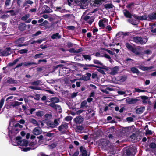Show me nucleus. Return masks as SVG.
I'll return each instance as SVG.
<instances>
[{
	"mask_svg": "<svg viewBox=\"0 0 156 156\" xmlns=\"http://www.w3.org/2000/svg\"><path fill=\"white\" fill-rule=\"evenodd\" d=\"M66 70H67V71H68V69L66 68H63L62 69V70H60V71L61 72L62 71L64 73H63V75L66 74L67 73L66 72H64V71H66Z\"/></svg>",
	"mask_w": 156,
	"mask_h": 156,
	"instance_id": "5fc2aeb1",
	"label": "nucleus"
},
{
	"mask_svg": "<svg viewBox=\"0 0 156 156\" xmlns=\"http://www.w3.org/2000/svg\"><path fill=\"white\" fill-rule=\"evenodd\" d=\"M33 133L35 135H38L41 133V130L39 127L35 128L33 130Z\"/></svg>",
	"mask_w": 156,
	"mask_h": 156,
	"instance_id": "9d476101",
	"label": "nucleus"
},
{
	"mask_svg": "<svg viewBox=\"0 0 156 156\" xmlns=\"http://www.w3.org/2000/svg\"><path fill=\"white\" fill-rule=\"evenodd\" d=\"M150 147L151 148L154 149L156 147V144L155 143H151L150 145Z\"/></svg>",
	"mask_w": 156,
	"mask_h": 156,
	"instance_id": "a18cd8bd",
	"label": "nucleus"
},
{
	"mask_svg": "<svg viewBox=\"0 0 156 156\" xmlns=\"http://www.w3.org/2000/svg\"><path fill=\"white\" fill-rule=\"evenodd\" d=\"M145 107H144L140 108L137 109L136 110V112L137 114H140L142 113L144 110Z\"/></svg>",
	"mask_w": 156,
	"mask_h": 156,
	"instance_id": "b1692460",
	"label": "nucleus"
},
{
	"mask_svg": "<svg viewBox=\"0 0 156 156\" xmlns=\"http://www.w3.org/2000/svg\"><path fill=\"white\" fill-rule=\"evenodd\" d=\"M22 104V102H19L18 101H15L12 104V105L13 107H15L18 106Z\"/></svg>",
	"mask_w": 156,
	"mask_h": 156,
	"instance_id": "c756f323",
	"label": "nucleus"
},
{
	"mask_svg": "<svg viewBox=\"0 0 156 156\" xmlns=\"http://www.w3.org/2000/svg\"><path fill=\"white\" fill-rule=\"evenodd\" d=\"M51 101L54 103H58L59 101V100L58 98L56 97L52 98L51 99Z\"/></svg>",
	"mask_w": 156,
	"mask_h": 156,
	"instance_id": "cd10ccee",
	"label": "nucleus"
},
{
	"mask_svg": "<svg viewBox=\"0 0 156 156\" xmlns=\"http://www.w3.org/2000/svg\"><path fill=\"white\" fill-rule=\"evenodd\" d=\"M131 70L133 73H139V71L138 69L135 67H132L131 68Z\"/></svg>",
	"mask_w": 156,
	"mask_h": 156,
	"instance_id": "7c9ffc66",
	"label": "nucleus"
},
{
	"mask_svg": "<svg viewBox=\"0 0 156 156\" xmlns=\"http://www.w3.org/2000/svg\"><path fill=\"white\" fill-rule=\"evenodd\" d=\"M28 142L26 140H23L19 141V145L23 146H26L28 145Z\"/></svg>",
	"mask_w": 156,
	"mask_h": 156,
	"instance_id": "2eb2a0df",
	"label": "nucleus"
},
{
	"mask_svg": "<svg viewBox=\"0 0 156 156\" xmlns=\"http://www.w3.org/2000/svg\"><path fill=\"white\" fill-rule=\"evenodd\" d=\"M29 88L33 90H41V89L40 87L36 86H30L29 87Z\"/></svg>",
	"mask_w": 156,
	"mask_h": 156,
	"instance_id": "473e14b6",
	"label": "nucleus"
},
{
	"mask_svg": "<svg viewBox=\"0 0 156 156\" xmlns=\"http://www.w3.org/2000/svg\"><path fill=\"white\" fill-rule=\"evenodd\" d=\"M80 150L82 153V156H88L87 151L83 147H80Z\"/></svg>",
	"mask_w": 156,
	"mask_h": 156,
	"instance_id": "f3484780",
	"label": "nucleus"
},
{
	"mask_svg": "<svg viewBox=\"0 0 156 156\" xmlns=\"http://www.w3.org/2000/svg\"><path fill=\"white\" fill-rule=\"evenodd\" d=\"M20 139V136H17V137L16 139H14V140L15 141L14 142V141H12V143L13 145L16 146L17 145H19V141Z\"/></svg>",
	"mask_w": 156,
	"mask_h": 156,
	"instance_id": "dca6fc26",
	"label": "nucleus"
},
{
	"mask_svg": "<svg viewBox=\"0 0 156 156\" xmlns=\"http://www.w3.org/2000/svg\"><path fill=\"white\" fill-rule=\"evenodd\" d=\"M55 109L56 110L60 112H61V109L60 106L58 105H57L56 106V107H55Z\"/></svg>",
	"mask_w": 156,
	"mask_h": 156,
	"instance_id": "79ce46f5",
	"label": "nucleus"
},
{
	"mask_svg": "<svg viewBox=\"0 0 156 156\" xmlns=\"http://www.w3.org/2000/svg\"><path fill=\"white\" fill-rule=\"evenodd\" d=\"M83 127L80 126H78L77 128V129L79 132H80V131L83 130Z\"/></svg>",
	"mask_w": 156,
	"mask_h": 156,
	"instance_id": "8fccbe9b",
	"label": "nucleus"
},
{
	"mask_svg": "<svg viewBox=\"0 0 156 156\" xmlns=\"http://www.w3.org/2000/svg\"><path fill=\"white\" fill-rule=\"evenodd\" d=\"M30 16V15L27 14L25 15L21 18V20L23 21H26Z\"/></svg>",
	"mask_w": 156,
	"mask_h": 156,
	"instance_id": "72a5a7b5",
	"label": "nucleus"
},
{
	"mask_svg": "<svg viewBox=\"0 0 156 156\" xmlns=\"http://www.w3.org/2000/svg\"><path fill=\"white\" fill-rule=\"evenodd\" d=\"M82 56L86 60H88L90 61L91 60V58L90 56L88 55H82Z\"/></svg>",
	"mask_w": 156,
	"mask_h": 156,
	"instance_id": "e433bc0d",
	"label": "nucleus"
},
{
	"mask_svg": "<svg viewBox=\"0 0 156 156\" xmlns=\"http://www.w3.org/2000/svg\"><path fill=\"white\" fill-rule=\"evenodd\" d=\"M135 92H145V90H141L140 89L137 88H135L134 89Z\"/></svg>",
	"mask_w": 156,
	"mask_h": 156,
	"instance_id": "a19ab883",
	"label": "nucleus"
},
{
	"mask_svg": "<svg viewBox=\"0 0 156 156\" xmlns=\"http://www.w3.org/2000/svg\"><path fill=\"white\" fill-rule=\"evenodd\" d=\"M46 118L48 119H50L52 117V115L51 113L49 114H46L45 115Z\"/></svg>",
	"mask_w": 156,
	"mask_h": 156,
	"instance_id": "13d9d810",
	"label": "nucleus"
},
{
	"mask_svg": "<svg viewBox=\"0 0 156 156\" xmlns=\"http://www.w3.org/2000/svg\"><path fill=\"white\" fill-rule=\"evenodd\" d=\"M133 53L136 54H138V52L137 51L136 48H133L132 49L130 50Z\"/></svg>",
	"mask_w": 156,
	"mask_h": 156,
	"instance_id": "de8ad7c7",
	"label": "nucleus"
},
{
	"mask_svg": "<svg viewBox=\"0 0 156 156\" xmlns=\"http://www.w3.org/2000/svg\"><path fill=\"white\" fill-rule=\"evenodd\" d=\"M133 16L138 20L139 22L140 20H146L148 18L147 15L145 14L141 16H137L135 15H133Z\"/></svg>",
	"mask_w": 156,
	"mask_h": 156,
	"instance_id": "423d86ee",
	"label": "nucleus"
},
{
	"mask_svg": "<svg viewBox=\"0 0 156 156\" xmlns=\"http://www.w3.org/2000/svg\"><path fill=\"white\" fill-rule=\"evenodd\" d=\"M126 120L127 121L132 122L133 120V118L131 117H129L126 118Z\"/></svg>",
	"mask_w": 156,
	"mask_h": 156,
	"instance_id": "774afa93",
	"label": "nucleus"
},
{
	"mask_svg": "<svg viewBox=\"0 0 156 156\" xmlns=\"http://www.w3.org/2000/svg\"><path fill=\"white\" fill-rule=\"evenodd\" d=\"M117 93L118 94L122 95H123L126 93L125 92L122 91H118Z\"/></svg>",
	"mask_w": 156,
	"mask_h": 156,
	"instance_id": "e2e57ef3",
	"label": "nucleus"
},
{
	"mask_svg": "<svg viewBox=\"0 0 156 156\" xmlns=\"http://www.w3.org/2000/svg\"><path fill=\"white\" fill-rule=\"evenodd\" d=\"M11 53V51L10 48H7L5 49L0 52V55L7 56Z\"/></svg>",
	"mask_w": 156,
	"mask_h": 156,
	"instance_id": "39448f33",
	"label": "nucleus"
},
{
	"mask_svg": "<svg viewBox=\"0 0 156 156\" xmlns=\"http://www.w3.org/2000/svg\"><path fill=\"white\" fill-rule=\"evenodd\" d=\"M127 102L129 104H134L136 103L138 101V100L136 98H129L127 99Z\"/></svg>",
	"mask_w": 156,
	"mask_h": 156,
	"instance_id": "6ab92c4d",
	"label": "nucleus"
},
{
	"mask_svg": "<svg viewBox=\"0 0 156 156\" xmlns=\"http://www.w3.org/2000/svg\"><path fill=\"white\" fill-rule=\"evenodd\" d=\"M133 41L137 43L144 44L147 42V39L145 38H142L140 37H136L133 38Z\"/></svg>",
	"mask_w": 156,
	"mask_h": 156,
	"instance_id": "f03ea898",
	"label": "nucleus"
},
{
	"mask_svg": "<svg viewBox=\"0 0 156 156\" xmlns=\"http://www.w3.org/2000/svg\"><path fill=\"white\" fill-rule=\"evenodd\" d=\"M4 102V99L3 98L1 99L0 101V108L2 107Z\"/></svg>",
	"mask_w": 156,
	"mask_h": 156,
	"instance_id": "603ef678",
	"label": "nucleus"
},
{
	"mask_svg": "<svg viewBox=\"0 0 156 156\" xmlns=\"http://www.w3.org/2000/svg\"><path fill=\"white\" fill-rule=\"evenodd\" d=\"M41 81L40 80H36L30 83V84L33 85H38L40 83Z\"/></svg>",
	"mask_w": 156,
	"mask_h": 156,
	"instance_id": "c9c22d12",
	"label": "nucleus"
},
{
	"mask_svg": "<svg viewBox=\"0 0 156 156\" xmlns=\"http://www.w3.org/2000/svg\"><path fill=\"white\" fill-rule=\"evenodd\" d=\"M28 50L26 49H23L20 50L18 52L20 54H23L24 53H27Z\"/></svg>",
	"mask_w": 156,
	"mask_h": 156,
	"instance_id": "58836bf2",
	"label": "nucleus"
},
{
	"mask_svg": "<svg viewBox=\"0 0 156 156\" xmlns=\"http://www.w3.org/2000/svg\"><path fill=\"white\" fill-rule=\"evenodd\" d=\"M72 119V117L70 116H68L65 118V119L67 121H69Z\"/></svg>",
	"mask_w": 156,
	"mask_h": 156,
	"instance_id": "09e8293b",
	"label": "nucleus"
},
{
	"mask_svg": "<svg viewBox=\"0 0 156 156\" xmlns=\"http://www.w3.org/2000/svg\"><path fill=\"white\" fill-rule=\"evenodd\" d=\"M33 3V2L30 0L27 1L25 3V5L24 4L23 6H25L26 4H32Z\"/></svg>",
	"mask_w": 156,
	"mask_h": 156,
	"instance_id": "6e6d98bb",
	"label": "nucleus"
},
{
	"mask_svg": "<svg viewBox=\"0 0 156 156\" xmlns=\"http://www.w3.org/2000/svg\"><path fill=\"white\" fill-rule=\"evenodd\" d=\"M7 82L9 83H14V81L12 79L9 78L7 80Z\"/></svg>",
	"mask_w": 156,
	"mask_h": 156,
	"instance_id": "864d4df0",
	"label": "nucleus"
},
{
	"mask_svg": "<svg viewBox=\"0 0 156 156\" xmlns=\"http://www.w3.org/2000/svg\"><path fill=\"white\" fill-rule=\"evenodd\" d=\"M26 28V25L25 23H21L20 24L19 27V29L21 31L24 30Z\"/></svg>",
	"mask_w": 156,
	"mask_h": 156,
	"instance_id": "4be33fe9",
	"label": "nucleus"
},
{
	"mask_svg": "<svg viewBox=\"0 0 156 156\" xmlns=\"http://www.w3.org/2000/svg\"><path fill=\"white\" fill-rule=\"evenodd\" d=\"M44 114V113L42 111H38L36 113V115L38 116L41 117Z\"/></svg>",
	"mask_w": 156,
	"mask_h": 156,
	"instance_id": "f704fd0d",
	"label": "nucleus"
},
{
	"mask_svg": "<svg viewBox=\"0 0 156 156\" xmlns=\"http://www.w3.org/2000/svg\"><path fill=\"white\" fill-rule=\"evenodd\" d=\"M123 12L124 16L126 18H131L132 16H133L130 12L127 10H123Z\"/></svg>",
	"mask_w": 156,
	"mask_h": 156,
	"instance_id": "6e6552de",
	"label": "nucleus"
},
{
	"mask_svg": "<svg viewBox=\"0 0 156 156\" xmlns=\"http://www.w3.org/2000/svg\"><path fill=\"white\" fill-rule=\"evenodd\" d=\"M119 71V67L115 66L111 69V72L109 73L112 75H114L117 73Z\"/></svg>",
	"mask_w": 156,
	"mask_h": 156,
	"instance_id": "1a4fd4ad",
	"label": "nucleus"
},
{
	"mask_svg": "<svg viewBox=\"0 0 156 156\" xmlns=\"http://www.w3.org/2000/svg\"><path fill=\"white\" fill-rule=\"evenodd\" d=\"M83 19L90 24H91L94 21V20L88 15H87L85 16L84 18Z\"/></svg>",
	"mask_w": 156,
	"mask_h": 156,
	"instance_id": "9b49d317",
	"label": "nucleus"
},
{
	"mask_svg": "<svg viewBox=\"0 0 156 156\" xmlns=\"http://www.w3.org/2000/svg\"><path fill=\"white\" fill-rule=\"evenodd\" d=\"M30 121L31 123L33 124L35 126H39L38 121H37L34 119H31L30 120Z\"/></svg>",
	"mask_w": 156,
	"mask_h": 156,
	"instance_id": "c85d7f7f",
	"label": "nucleus"
},
{
	"mask_svg": "<svg viewBox=\"0 0 156 156\" xmlns=\"http://www.w3.org/2000/svg\"><path fill=\"white\" fill-rule=\"evenodd\" d=\"M43 55V54L42 53L36 54L35 55L34 58L36 59L37 58H39L41 55Z\"/></svg>",
	"mask_w": 156,
	"mask_h": 156,
	"instance_id": "680f3d73",
	"label": "nucleus"
},
{
	"mask_svg": "<svg viewBox=\"0 0 156 156\" xmlns=\"http://www.w3.org/2000/svg\"><path fill=\"white\" fill-rule=\"evenodd\" d=\"M139 68L143 71H145L151 69V68L148 67H146L144 66H140Z\"/></svg>",
	"mask_w": 156,
	"mask_h": 156,
	"instance_id": "a878e982",
	"label": "nucleus"
},
{
	"mask_svg": "<svg viewBox=\"0 0 156 156\" xmlns=\"http://www.w3.org/2000/svg\"><path fill=\"white\" fill-rule=\"evenodd\" d=\"M125 45L127 48L130 50H131L133 48L128 43H126Z\"/></svg>",
	"mask_w": 156,
	"mask_h": 156,
	"instance_id": "ea45409f",
	"label": "nucleus"
},
{
	"mask_svg": "<svg viewBox=\"0 0 156 156\" xmlns=\"http://www.w3.org/2000/svg\"><path fill=\"white\" fill-rule=\"evenodd\" d=\"M61 37V36L59 35V33H57L54 34L51 37V38L52 39H55L57 38L59 39Z\"/></svg>",
	"mask_w": 156,
	"mask_h": 156,
	"instance_id": "5701e85b",
	"label": "nucleus"
},
{
	"mask_svg": "<svg viewBox=\"0 0 156 156\" xmlns=\"http://www.w3.org/2000/svg\"><path fill=\"white\" fill-rule=\"evenodd\" d=\"M68 128V124L65 122H62L58 127V129L60 131H65Z\"/></svg>",
	"mask_w": 156,
	"mask_h": 156,
	"instance_id": "0eeeda50",
	"label": "nucleus"
},
{
	"mask_svg": "<svg viewBox=\"0 0 156 156\" xmlns=\"http://www.w3.org/2000/svg\"><path fill=\"white\" fill-rule=\"evenodd\" d=\"M127 78V77L126 76H122L119 78L118 80L121 82H123L126 81Z\"/></svg>",
	"mask_w": 156,
	"mask_h": 156,
	"instance_id": "393cba45",
	"label": "nucleus"
},
{
	"mask_svg": "<svg viewBox=\"0 0 156 156\" xmlns=\"http://www.w3.org/2000/svg\"><path fill=\"white\" fill-rule=\"evenodd\" d=\"M106 29L109 31L112 30V28L110 25H108L106 27Z\"/></svg>",
	"mask_w": 156,
	"mask_h": 156,
	"instance_id": "0e129e2a",
	"label": "nucleus"
},
{
	"mask_svg": "<svg viewBox=\"0 0 156 156\" xmlns=\"http://www.w3.org/2000/svg\"><path fill=\"white\" fill-rule=\"evenodd\" d=\"M94 62L97 64H100L101 65H102V64L99 61L97 60H94Z\"/></svg>",
	"mask_w": 156,
	"mask_h": 156,
	"instance_id": "3c124183",
	"label": "nucleus"
},
{
	"mask_svg": "<svg viewBox=\"0 0 156 156\" xmlns=\"http://www.w3.org/2000/svg\"><path fill=\"white\" fill-rule=\"evenodd\" d=\"M140 97L142 100V101L144 103L146 104L147 103L148 101V97L145 96H142Z\"/></svg>",
	"mask_w": 156,
	"mask_h": 156,
	"instance_id": "aec40b11",
	"label": "nucleus"
},
{
	"mask_svg": "<svg viewBox=\"0 0 156 156\" xmlns=\"http://www.w3.org/2000/svg\"><path fill=\"white\" fill-rule=\"evenodd\" d=\"M23 66H25L28 65H30L32 64H36L34 63L33 62H25L23 63Z\"/></svg>",
	"mask_w": 156,
	"mask_h": 156,
	"instance_id": "4c0bfd02",
	"label": "nucleus"
},
{
	"mask_svg": "<svg viewBox=\"0 0 156 156\" xmlns=\"http://www.w3.org/2000/svg\"><path fill=\"white\" fill-rule=\"evenodd\" d=\"M77 93H78V92H76V93L74 92V93H72L71 94V95L72 98H74V97H76V96Z\"/></svg>",
	"mask_w": 156,
	"mask_h": 156,
	"instance_id": "69168bd1",
	"label": "nucleus"
},
{
	"mask_svg": "<svg viewBox=\"0 0 156 156\" xmlns=\"http://www.w3.org/2000/svg\"><path fill=\"white\" fill-rule=\"evenodd\" d=\"M134 6L133 4L131 3V4H129L128 5H127V6L126 7L127 8H128V9L129 10V9H132L131 7L132 6Z\"/></svg>",
	"mask_w": 156,
	"mask_h": 156,
	"instance_id": "bf43d9fd",
	"label": "nucleus"
},
{
	"mask_svg": "<svg viewBox=\"0 0 156 156\" xmlns=\"http://www.w3.org/2000/svg\"><path fill=\"white\" fill-rule=\"evenodd\" d=\"M135 20L134 19H128V21L130 23L133 25H136L139 23V21L135 18Z\"/></svg>",
	"mask_w": 156,
	"mask_h": 156,
	"instance_id": "4468645a",
	"label": "nucleus"
},
{
	"mask_svg": "<svg viewBox=\"0 0 156 156\" xmlns=\"http://www.w3.org/2000/svg\"><path fill=\"white\" fill-rule=\"evenodd\" d=\"M106 9H110L113 8V5L111 3H108L105 4L104 5Z\"/></svg>",
	"mask_w": 156,
	"mask_h": 156,
	"instance_id": "2f4dec72",
	"label": "nucleus"
},
{
	"mask_svg": "<svg viewBox=\"0 0 156 156\" xmlns=\"http://www.w3.org/2000/svg\"><path fill=\"white\" fill-rule=\"evenodd\" d=\"M86 66L88 68V67H96V68L98 67L97 66L94 65H92V64H87V65L86 64Z\"/></svg>",
	"mask_w": 156,
	"mask_h": 156,
	"instance_id": "052dcab7",
	"label": "nucleus"
},
{
	"mask_svg": "<svg viewBox=\"0 0 156 156\" xmlns=\"http://www.w3.org/2000/svg\"><path fill=\"white\" fill-rule=\"evenodd\" d=\"M74 121L77 124H80L83 121V119L80 116H78L74 119Z\"/></svg>",
	"mask_w": 156,
	"mask_h": 156,
	"instance_id": "f8f14e48",
	"label": "nucleus"
},
{
	"mask_svg": "<svg viewBox=\"0 0 156 156\" xmlns=\"http://www.w3.org/2000/svg\"><path fill=\"white\" fill-rule=\"evenodd\" d=\"M44 8L45 9L44 12V13H49L52 12H53L52 10L47 6H44Z\"/></svg>",
	"mask_w": 156,
	"mask_h": 156,
	"instance_id": "412c9836",
	"label": "nucleus"
},
{
	"mask_svg": "<svg viewBox=\"0 0 156 156\" xmlns=\"http://www.w3.org/2000/svg\"><path fill=\"white\" fill-rule=\"evenodd\" d=\"M153 133V132L152 131L148 129L146 130V135H152Z\"/></svg>",
	"mask_w": 156,
	"mask_h": 156,
	"instance_id": "37998d69",
	"label": "nucleus"
},
{
	"mask_svg": "<svg viewBox=\"0 0 156 156\" xmlns=\"http://www.w3.org/2000/svg\"><path fill=\"white\" fill-rule=\"evenodd\" d=\"M87 102L86 101H84L81 103V107H87Z\"/></svg>",
	"mask_w": 156,
	"mask_h": 156,
	"instance_id": "c03bdc74",
	"label": "nucleus"
},
{
	"mask_svg": "<svg viewBox=\"0 0 156 156\" xmlns=\"http://www.w3.org/2000/svg\"><path fill=\"white\" fill-rule=\"evenodd\" d=\"M56 105L57 104H55V103L52 102V103L49 104V106L53 108H55V107H56Z\"/></svg>",
	"mask_w": 156,
	"mask_h": 156,
	"instance_id": "4d7b16f0",
	"label": "nucleus"
},
{
	"mask_svg": "<svg viewBox=\"0 0 156 156\" xmlns=\"http://www.w3.org/2000/svg\"><path fill=\"white\" fill-rule=\"evenodd\" d=\"M91 75L90 73H87L86 75L83 76L81 78V79L85 81H87L89 80L90 77L91 76Z\"/></svg>",
	"mask_w": 156,
	"mask_h": 156,
	"instance_id": "ddd939ff",
	"label": "nucleus"
},
{
	"mask_svg": "<svg viewBox=\"0 0 156 156\" xmlns=\"http://www.w3.org/2000/svg\"><path fill=\"white\" fill-rule=\"evenodd\" d=\"M29 146L30 147L23 148L22 151H27L30 149L33 150L35 149L38 146L37 141L35 140H33L29 144Z\"/></svg>",
	"mask_w": 156,
	"mask_h": 156,
	"instance_id": "f257e3e1",
	"label": "nucleus"
},
{
	"mask_svg": "<svg viewBox=\"0 0 156 156\" xmlns=\"http://www.w3.org/2000/svg\"><path fill=\"white\" fill-rule=\"evenodd\" d=\"M108 24V20L105 18L101 20L99 22V26L100 27L102 28H104Z\"/></svg>",
	"mask_w": 156,
	"mask_h": 156,
	"instance_id": "20e7f679",
	"label": "nucleus"
},
{
	"mask_svg": "<svg viewBox=\"0 0 156 156\" xmlns=\"http://www.w3.org/2000/svg\"><path fill=\"white\" fill-rule=\"evenodd\" d=\"M149 18L151 20L156 19V13H153L148 16Z\"/></svg>",
	"mask_w": 156,
	"mask_h": 156,
	"instance_id": "bb28decb",
	"label": "nucleus"
},
{
	"mask_svg": "<svg viewBox=\"0 0 156 156\" xmlns=\"http://www.w3.org/2000/svg\"><path fill=\"white\" fill-rule=\"evenodd\" d=\"M130 137L131 138V139H132L131 140L133 141V140H135L136 139V135L134 134H133L130 136Z\"/></svg>",
	"mask_w": 156,
	"mask_h": 156,
	"instance_id": "49530a36",
	"label": "nucleus"
},
{
	"mask_svg": "<svg viewBox=\"0 0 156 156\" xmlns=\"http://www.w3.org/2000/svg\"><path fill=\"white\" fill-rule=\"evenodd\" d=\"M105 50L107 51L108 53L109 54L113 55V53L112 51H111L109 50L108 49H105Z\"/></svg>",
	"mask_w": 156,
	"mask_h": 156,
	"instance_id": "338daca9",
	"label": "nucleus"
},
{
	"mask_svg": "<svg viewBox=\"0 0 156 156\" xmlns=\"http://www.w3.org/2000/svg\"><path fill=\"white\" fill-rule=\"evenodd\" d=\"M58 120L56 119L54 120L53 122L49 121L47 123L48 128H54L56 127L58 125Z\"/></svg>",
	"mask_w": 156,
	"mask_h": 156,
	"instance_id": "7ed1b4c3",
	"label": "nucleus"
},
{
	"mask_svg": "<svg viewBox=\"0 0 156 156\" xmlns=\"http://www.w3.org/2000/svg\"><path fill=\"white\" fill-rule=\"evenodd\" d=\"M77 1L80 2V3L81 5L84 6L87 5L88 2L90 1V0H77Z\"/></svg>",
	"mask_w": 156,
	"mask_h": 156,
	"instance_id": "a211bd4d",
	"label": "nucleus"
}]
</instances>
